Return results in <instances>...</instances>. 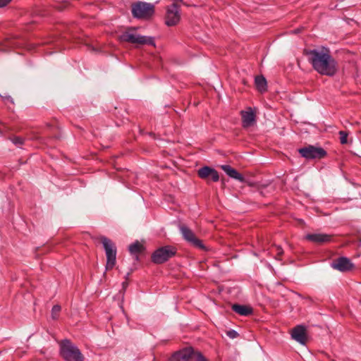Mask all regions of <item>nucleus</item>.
<instances>
[{
    "label": "nucleus",
    "mask_w": 361,
    "mask_h": 361,
    "mask_svg": "<svg viewBox=\"0 0 361 361\" xmlns=\"http://www.w3.org/2000/svg\"><path fill=\"white\" fill-rule=\"evenodd\" d=\"M291 337L302 345H305L307 341V330L305 326L298 325L291 331Z\"/></svg>",
    "instance_id": "f8f14e48"
},
{
    "label": "nucleus",
    "mask_w": 361,
    "mask_h": 361,
    "mask_svg": "<svg viewBox=\"0 0 361 361\" xmlns=\"http://www.w3.org/2000/svg\"><path fill=\"white\" fill-rule=\"evenodd\" d=\"M7 99H8V100H9V101H11V102H13V99H12V98H11V97H8L7 98Z\"/></svg>",
    "instance_id": "cd10ccee"
},
{
    "label": "nucleus",
    "mask_w": 361,
    "mask_h": 361,
    "mask_svg": "<svg viewBox=\"0 0 361 361\" xmlns=\"http://www.w3.org/2000/svg\"><path fill=\"white\" fill-rule=\"evenodd\" d=\"M99 240L103 245L106 257V269H111L116 264V247L112 240L105 236H100Z\"/></svg>",
    "instance_id": "20e7f679"
},
{
    "label": "nucleus",
    "mask_w": 361,
    "mask_h": 361,
    "mask_svg": "<svg viewBox=\"0 0 361 361\" xmlns=\"http://www.w3.org/2000/svg\"><path fill=\"white\" fill-rule=\"evenodd\" d=\"M305 238L317 244H322L331 240V235L325 233H309Z\"/></svg>",
    "instance_id": "4468645a"
},
{
    "label": "nucleus",
    "mask_w": 361,
    "mask_h": 361,
    "mask_svg": "<svg viewBox=\"0 0 361 361\" xmlns=\"http://www.w3.org/2000/svg\"><path fill=\"white\" fill-rule=\"evenodd\" d=\"M11 1V0H0V8L6 6Z\"/></svg>",
    "instance_id": "393cba45"
},
{
    "label": "nucleus",
    "mask_w": 361,
    "mask_h": 361,
    "mask_svg": "<svg viewBox=\"0 0 361 361\" xmlns=\"http://www.w3.org/2000/svg\"><path fill=\"white\" fill-rule=\"evenodd\" d=\"M197 174L202 179H209L210 178L214 182L218 181L219 179L218 172L209 166L200 168L197 171Z\"/></svg>",
    "instance_id": "ddd939ff"
},
{
    "label": "nucleus",
    "mask_w": 361,
    "mask_h": 361,
    "mask_svg": "<svg viewBox=\"0 0 361 361\" xmlns=\"http://www.w3.org/2000/svg\"><path fill=\"white\" fill-rule=\"evenodd\" d=\"M339 135L341 143L343 145L346 144L348 142V133L345 131L341 130L339 132Z\"/></svg>",
    "instance_id": "5701e85b"
},
{
    "label": "nucleus",
    "mask_w": 361,
    "mask_h": 361,
    "mask_svg": "<svg viewBox=\"0 0 361 361\" xmlns=\"http://www.w3.org/2000/svg\"><path fill=\"white\" fill-rule=\"evenodd\" d=\"M128 250L130 254L137 255L143 251L144 247L140 242L136 241L129 246Z\"/></svg>",
    "instance_id": "6ab92c4d"
},
{
    "label": "nucleus",
    "mask_w": 361,
    "mask_h": 361,
    "mask_svg": "<svg viewBox=\"0 0 361 361\" xmlns=\"http://www.w3.org/2000/svg\"><path fill=\"white\" fill-rule=\"evenodd\" d=\"M303 54L319 74L332 77L338 72V63L331 56L329 48L321 47L312 49H305Z\"/></svg>",
    "instance_id": "f257e3e1"
},
{
    "label": "nucleus",
    "mask_w": 361,
    "mask_h": 361,
    "mask_svg": "<svg viewBox=\"0 0 361 361\" xmlns=\"http://www.w3.org/2000/svg\"><path fill=\"white\" fill-rule=\"evenodd\" d=\"M61 309V306L58 305H56L52 307L51 317L53 319H56L58 318Z\"/></svg>",
    "instance_id": "4be33fe9"
},
{
    "label": "nucleus",
    "mask_w": 361,
    "mask_h": 361,
    "mask_svg": "<svg viewBox=\"0 0 361 361\" xmlns=\"http://www.w3.org/2000/svg\"><path fill=\"white\" fill-rule=\"evenodd\" d=\"M179 228L183 238L186 241L196 247L204 249V246L202 241L195 236V233L191 229L185 225L180 226Z\"/></svg>",
    "instance_id": "1a4fd4ad"
},
{
    "label": "nucleus",
    "mask_w": 361,
    "mask_h": 361,
    "mask_svg": "<svg viewBox=\"0 0 361 361\" xmlns=\"http://www.w3.org/2000/svg\"><path fill=\"white\" fill-rule=\"evenodd\" d=\"M226 335L231 338H235L238 336V332L233 329L228 331Z\"/></svg>",
    "instance_id": "b1692460"
},
{
    "label": "nucleus",
    "mask_w": 361,
    "mask_h": 361,
    "mask_svg": "<svg viewBox=\"0 0 361 361\" xmlns=\"http://www.w3.org/2000/svg\"><path fill=\"white\" fill-rule=\"evenodd\" d=\"M221 168L229 177L238 180L241 183L245 181L244 177L229 165H222Z\"/></svg>",
    "instance_id": "dca6fc26"
},
{
    "label": "nucleus",
    "mask_w": 361,
    "mask_h": 361,
    "mask_svg": "<svg viewBox=\"0 0 361 361\" xmlns=\"http://www.w3.org/2000/svg\"><path fill=\"white\" fill-rule=\"evenodd\" d=\"M232 310L243 316H247L252 313V309L246 305L235 304L232 306Z\"/></svg>",
    "instance_id": "f3484780"
},
{
    "label": "nucleus",
    "mask_w": 361,
    "mask_h": 361,
    "mask_svg": "<svg viewBox=\"0 0 361 361\" xmlns=\"http://www.w3.org/2000/svg\"><path fill=\"white\" fill-rule=\"evenodd\" d=\"M154 6L149 3L138 1L132 6V14L136 18L147 19L154 14Z\"/></svg>",
    "instance_id": "39448f33"
},
{
    "label": "nucleus",
    "mask_w": 361,
    "mask_h": 361,
    "mask_svg": "<svg viewBox=\"0 0 361 361\" xmlns=\"http://www.w3.org/2000/svg\"><path fill=\"white\" fill-rule=\"evenodd\" d=\"M60 354L66 361H84L85 360L79 348L68 340L61 341Z\"/></svg>",
    "instance_id": "7ed1b4c3"
},
{
    "label": "nucleus",
    "mask_w": 361,
    "mask_h": 361,
    "mask_svg": "<svg viewBox=\"0 0 361 361\" xmlns=\"http://www.w3.org/2000/svg\"><path fill=\"white\" fill-rule=\"evenodd\" d=\"M176 254V249L170 245L164 246L156 250L152 255V261L157 264H163Z\"/></svg>",
    "instance_id": "423d86ee"
},
{
    "label": "nucleus",
    "mask_w": 361,
    "mask_h": 361,
    "mask_svg": "<svg viewBox=\"0 0 361 361\" xmlns=\"http://www.w3.org/2000/svg\"><path fill=\"white\" fill-rule=\"evenodd\" d=\"M255 85L257 89L261 92H264L267 90V80L262 75H257L255 77Z\"/></svg>",
    "instance_id": "a211bd4d"
},
{
    "label": "nucleus",
    "mask_w": 361,
    "mask_h": 361,
    "mask_svg": "<svg viewBox=\"0 0 361 361\" xmlns=\"http://www.w3.org/2000/svg\"><path fill=\"white\" fill-rule=\"evenodd\" d=\"M128 285V283L127 281H124V282H123V283H122V286H123V290H126V288H127Z\"/></svg>",
    "instance_id": "bb28decb"
},
{
    "label": "nucleus",
    "mask_w": 361,
    "mask_h": 361,
    "mask_svg": "<svg viewBox=\"0 0 361 361\" xmlns=\"http://www.w3.org/2000/svg\"><path fill=\"white\" fill-rule=\"evenodd\" d=\"M17 147H21L25 143V139L20 136H11L8 138Z\"/></svg>",
    "instance_id": "aec40b11"
},
{
    "label": "nucleus",
    "mask_w": 361,
    "mask_h": 361,
    "mask_svg": "<svg viewBox=\"0 0 361 361\" xmlns=\"http://www.w3.org/2000/svg\"><path fill=\"white\" fill-rule=\"evenodd\" d=\"M298 152L302 157L306 159H321L326 155V152L323 148L312 145L300 148Z\"/></svg>",
    "instance_id": "0eeeda50"
},
{
    "label": "nucleus",
    "mask_w": 361,
    "mask_h": 361,
    "mask_svg": "<svg viewBox=\"0 0 361 361\" xmlns=\"http://www.w3.org/2000/svg\"><path fill=\"white\" fill-rule=\"evenodd\" d=\"M191 361H206L205 358L200 353H195L192 350L191 356L190 357Z\"/></svg>",
    "instance_id": "412c9836"
},
{
    "label": "nucleus",
    "mask_w": 361,
    "mask_h": 361,
    "mask_svg": "<svg viewBox=\"0 0 361 361\" xmlns=\"http://www.w3.org/2000/svg\"><path fill=\"white\" fill-rule=\"evenodd\" d=\"M192 353L191 348H185L175 353L168 361H188Z\"/></svg>",
    "instance_id": "2eb2a0df"
},
{
    "label": "nucleus",
    "mask_w": 361,
    "mask_h": 361,
    "mask_svg": "<svg viewBox=\"0 0 361 361\" xmlns=\"http://www.w3.org/2000/svg\"><path fill=\"white\" fill-rule=\"evenodd\" d=\"M277 257H280L283 253V249L280 246L276 247Z\"/></svg>",
    "instance_id": "a878e982"
},
{
    "label": "nucleus",
    "mask_w": 361,
    "mask_h": 361,
    "mask_svg": "<svg viewBox=\"0 0 361 361\" xmlns=\"http://www.w3.org/2000/svg\"><path fill=\"white\" fill-rule=\"evenodd\" d=\"M136 29V27H133L128 28L119 36L120 40L137 45L148 44L155 46L153 37L138 35L135 32Z\"/></svg>",
    "instance_id": "f03ea898"
},
{
    "label": "nucleus",
    "mask_w": 361,
    "mask_h": 361,
    "mask_svg": "<svg viewBox=\"0 0 361 361\" xmlns=\"http://www.w3.org/2000/svg\"><path fill=\"white\" fill-rule=\"evenodd\" d=\"M242 126L245 128L253 126L256 123V115L251 107H247L245 110L240 111Z\"/></svg>",
    "instance_id": "9b49d317"
},
{
    "label": "nucleus",
    "mask_w": 361,
    "mask_h": 361,
    "mask_svg": "<svg viewBox=\"0 0 361 361\" xmlns=\"http://www.w3.org/2000/svg\"><path fill=\"white\" fill-rule=\"evenodd\" d=\"M180 19L179 4L178 3H173L168 6L166 15V24L168 26L176 25L180 21Z\"/></svg>",
    "instance_id": "6e6552de"
},
{
    "label": "nucleus",
    "mask_w": 361,
    "mask_h": 361,
    "mask_svg": "<svg viewBox=\"0 0 361 361\" xmlns=\"http://www.w3.org/2000/svg\"><path fill=\"white\" fill-rule=\"evenodd\" d=\"M331 267L341 272H347L354 268V264L350 259L345 257H341L333 260Z\"/></svg>",
    "instance_id": "9d476101"
}]
</instances>
